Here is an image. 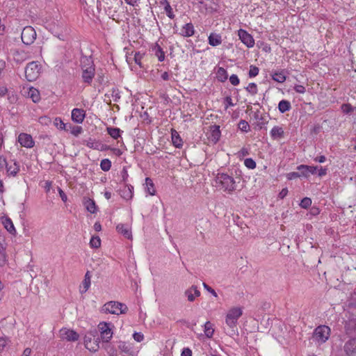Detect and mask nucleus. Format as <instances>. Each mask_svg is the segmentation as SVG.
Segmentation results:
<instances>
[{
	"mask_svg": "<svg viewBox=\"0 0 356 356\" xmlns=\"http://www.w3.org/2000/svg\"><path fill=\"white\" fill-rule=\"evenodd\" d=\"M227 73L225 69L223 67H219L216 72V78L218 81L224 82L227 79Z\"/></svg>",
	"mask_w": 356,
	"mask_h": 356,
	"instance_id": "obj_33",
	"label": "nucleus"
},
{
	"mask_svg": "<svg viewBox=\"0 0 356 356\" xmlns=\"http://www.w3.org/2000/svg\"><path fill=\"white\" fill-rule=\"evenodd\" d=\"M90 284H91V281L90 280H83L82 283H81V285L80 286V293H86L88 289L90 288Z\"/></svg>",
	"mask_w": 356,
	"mask_h": 356,
	"instance_id": "obj_39",
	"label": "nucleus"
},
{
	"mask_svg": "<svg viewBox=\"0 0 356 356\" xmlns=\"http://www.w3.org/2000/svg\"><path fill=\"white\" fill-rule=\"evenodd\" d=\"M8 92V89L5 86L0 85V96L3 97Z\"/></svg>",
	"mask_w": 356,
	"mask_h": 356,
	"instance_id": "obj_60",
	"label": "nucleus"
},
{
	"mask_svg": "<svg viewBox=\"0 0 356 356\" xmlns=\"http://www.w3.org/2000/svg\"><path fill=\"white\" fill-rule=\"evenodd\" d=\"M346 332L348 334L356 336V318H350L346 322Z\"/></svg>",
	"mask_w": 356,
	"mask_h": 356,
	"instance_id": "obj_19",
	"label": "nucleus"
},
{
	"mask_svg": "<svg viewBox=\"0 0 356 356\" xmlns=\"http://www.w3.org/2000/svg\"><path fill=\"white\" fill-rule=\"evenodd\" d=\"M344 351L347 355L356 354V338H352L344 345Z\"/></svg>",
	"mask_w": 356,
	"mask_h": 356,
	"instance_id": "obj_18",
	"label": "nucleus"
},
{
	"mask_svg": "<svg viewBox=\"0 0 356 356\" xmlns=\"http://www.w3.org/2000/svg\"><path fill=\"white\" fill-rule=\"evenodd\" d=\"M28 97H30L35 103H37L40 100V92L38 90L34 88H29L28 92Z\"/></svg>",
	"mask_w": 356,
	"mask_h": 356,
	"instance_id": "obj_27",
	"label": "nucleus"
},
{
	"mask_svg": "<svg viewBox=\"0 0 356 356\" xmlns=\"http://www.w3.org/2000/svg\"><path fill=\"white\" fill-rule=\"evenodd\" d=\"M60 337L67 341H76L79 338V334L73 330L62 328L59 332Z\"/></svg>",
	"mask_w": 356,
	"mask_h": 356,
	"instance_id": "obj_9",
	"label": "nucleus"
},
{
	"mask_svg": "<svg viewBox=\"0 0 356 356\" xmlns=\"http://www.w3.org/2000/svg\"><path fill=\"white\" fill-rule=\"evenodd\" d=\"M101 169L104 171H108L111 167V162L109 159H105L101 161Z\"/></svg>",
	"mask_w": 356,
	"mask_h": 356,
	"instance_id": "obj_38",
	"label": "nucleus"
},
{
	"mask_svg": "<svg viewBox=\"0 0 356 356\" xmlns=\"http://www.w3.org/2000/svg\"><path fill=\"white\" fill-rule=\"evenodd\" d=\"M133 337L138 342L142 341L144 339V336L141 332H135L133 334Z\"/></svg>",
	"mask_w": 356,
	"mask_h": 356,
	"instance_id": "obj_52",
	"label": "nucleus"
},
{
	"mask_svg": "<svg viewBox=\"0 0 356 356\" xmlns=\"http://www.w3.org/2000/svg\"><path fill=\"white\" fill-rule=\"evenodd\" d=\"M31 353V349L29 348H26L24 349L22 356H30Z\"/></svg>",
	"mask_w": 356,
	"mask_h": 356,
	"instance_id": "obj_64",
	"label": "nucleus"
},
{
	"mask_svg": "<svg viewBox=\"0 0 356 356\" xmlns=\"http://www.w3.org/2000/svg\"><path fill=\"white\" fill-rule=\"evenodd\" d=\"M184 295L189 302H193L196 297L200 296V291L197 289L196 286L193 285L185 291Z\"/></svg>",
	"mask_w": 356,
	"mask_h": 356,
	"instance_id": "obj_14",
	"label": "nucleus"
},
{
	"mask_svg": "<svg viewBox=\"0 0 356 356\" xmlns=\"http://www.w3.org/2000/svg\"><path fill=\"white\" fill-rule=\"evenodd\" d=\"M81 68H89V67H95L93 64V60L91 57L83 56L81 58Z\"/></svg>",
	"mask_w": 356,
	"mask_h": 356,
	"instance_id": "obj_30",
	"label": "nucleus"
},
{
	"mask_svg": "<svg viewBox=\"0 0 356 356\" xmlns=\"http://www.w3.org/2000/svg\"><path fill=\"white\" fill-rule=\"evenodd\" d=\"M220 135L221 133L220 131V126L215 124L210 127L208 136L210 141L213 142V143H216L219 140Z\"/></svg>",
	"mask_w": 356,
	"mask_h": 356,
	"instance_id": "obj_13",
	"label": "nucleus"
},
{
	"mask_svg": "<svg viewBox=\"0 0 356 356\" xmlns=\"http://www.w3.org/2000/svg\"><path fill=\"white\" fill-rule=\"evenodd\" d=\"M195 33L194 26L192 23L186 24L181 29L180 34L184 37H191Z\"/></svg>",
	"mask_w": 356,
	"mask_h": 356,
	"instance_id": "obj_21",
	"label": "nucleus"
},
{
	"mask_svg": "<svg viewBox=\"0 0 356 356\" xmlns=\"http://www.w3.org/2000/svg\"><path fill=\"white\" fill-rule=\"evenodd\" d=\"M92 248H97L101 245V240L99 236H92L90 241Z\"/></svg>",
	"mask_w": 356,
	"mask_h": 356,
	"instance_id": "obj_41",
	"label": "nucleus"
},
{
	"mask_svg": "<svg viewBox=\"0 0 356 356\" xmlns=\"http://www.w3.org/2000/svg\"><path fill=\"white\" fill-rule=\"evenodd\" d=\"M216 186L232 194L237 188V181L232 176L227 173H218L215 178Z\"/></svg>",
	"mask_w": 356,
	"mask_h": 356,
	"instance_id": "obj_1",
	"label": "nucleus"
},
{
	"mask_svg": "<svg viewBox=\"0 0 356 356\" xmlns=\"http://www.w3.org/2000/svg\"><path fill=\"white\" fill-rule=\"evenodd\" d=\"M125 2L132 6H136L138 4L139 0H124Z\"/></svg>",
	"mask_w": 356,
	"mask_h": 356,
	"instance_id": "obj_61",
	"label": "nucleus"
},
{
	"mask_svg": "<svg viewBox=\"0 0 356 356\" xmlns=\"http://www.w3.org/2000/svg\"><path fill=\"white\" fill-rule=\"evenodd\" d=\"M96 331H90L83 338L85 347L91 352H96L99 348V338H96Z\"/></svg>",
	"mask_w": 356,
	"mask_h": 356,
	"instance_id": "obj_5",
	"label": "nucleus"
},
{
	"mask_svg": "<svg viewBox=\"0 0 356 356\" xmlns=\"http://www.w3.org/2000/svg\"><path fill=\"white\" fill-rule=\"evenodd\" d=\"M83 144L92 149H97L99 146L98 143L92 138L84 140Z\"/></svg>",
	"mask_w": 356,
	"mask_h": 356,
	"instance_id": "obj_42",
	"label": "nucleus"
},
{
	"mask_svg": "<svg viewBox=\"0 0 356 356\" xmlns=\"http://www.w3.org/2000/svg\"><path fill=\"white\" fill-rule=\"evenodd\" d=\"M330 328L327 325H320L317 327L313 333V340L318 343H325L330 336Z\"/></svg>",
	"mask_w": 356,
	"mask_h": 356,
	"instance_id": "obj_4",
	"label": "nucleus"
},
{
	"mask_svg": "<svg viewBox=\"0 0 356 356\" xmlns=\"http://www.w3.org/2000/svg\"><path fill=\"white\" fill-rule=\"evenodd\" d=\"M8 163L6 158L3 156H0V169L7 168Z\"/></svg>",
	"mask_w": 356,
	"mask_h": 356,
	"instance_id": "obj_53",
	"label": "nucleus"
},
{
	"mask_svg": "<svg viewBox=\"0 0 356 356\" xmlns=\"http://www.w3.org/2000/svg\"><path fill=\"white\" fill-rule=\"evenodd\" d=\"M82 128L81 127H74L71 130V133L75 136H77L79 134H80Z\"/></svg>",
	"mask_w": 356,
	"mask_h": 356,
	"instance_id": "obj_55",
	"label": "nucleus"
},
{
	"mask_svg": "<svg viewBox=\"0 0 356 356\" xmlns=\"http://www.w3.org/2000/svg\"><path fill=\"white\" fill-rule=\"evenodd\" d=\"M294 90L296 92L302 94L305 92V88L303 86L297 85L294 87Z\"/></svg>",
	"mask_w": 356,
	"mask_h": 356,
	"instance_id": "obj_56",
	"label": "nucleus"
},
{
	"mask_svg": "<svg viewBox=\"0 0 356 356\" xmlns=\"http://www.w3.org/2000/svg\"><path fill=\"white\" fill-rule=\"evenodd\" d=\"M317 172H318V175L320 176V177H322L325 175H326L327 173V170L325 168H323L322 167L317 170Z\"/></svg>",
	"mask_w": 356,
	"mask_h": 356,
	"instance_id": "obj_63",
	"label": "nucleus"
},
{
	"mask_svg": "<svg viewBox=\"0 0 356 356\" xmlns=\"http://www.w3.org/2000/svg\"><path fill=\"white\" fill-rule=\"evenodd\" d=\"M272 79L278 83H284L286 81V74L284 70L273 72Z\"/></svg>",
	"mask_w": 356,
	"mask_h": 356,
	"instance_id": "obj_26",
	"label": "nucleus"
},
{
	"mask_svg": "<svg viewBox=\"0 0 356 356\" xmlns=\"http://www.w3.org/2000/svg\"><path fill=\"white\" fill-rule=\"evenodd\" d=\"M238 129L243 132H248L250 131V125L245 120H240L238 122Z\"/></svg>",
	"mask_w": 356,
	"mask_h": 356,
	"instance_id": "obj_40",
	"label": "nucleus"
},
{
	"mask_svg": "<svg viewBox=\"0 0 356 356\" xmlns=\"http://www.w3.org/2000/svg\"><path fill=\"white\" fill-rule=\"evenodd\" d=\"M86 116L84 110L74 108L72 111V120L76 123H82Z\"/></svg>",
	"mask_w": 356,
	"mask_h": 356,
	"instance_id": "obj_15",
	"label": "nucleus"
},
{
	"mask_svg": "<svg viewBox=\"0 0 356 356\" xmlns=\"http://www.w3.org/2000/svg\"><path fill=\"white\" fill-rule=\"evenodd\" d=\"M209 44L213 47H216L222 43L221 36L216 33H211L208 38Z\"/></svg>",
	"mask_w": 356,
	"mask_h": 356,
	"instance_id": "obj_24",
	"label": "nucleus"
},
{
	"mask_svg": "<svg viewBox=\"0 0 356 356\" xmlns=\"http://www.w3.org/2000/svg\"><path fill=\"white\" fill-rule=\"evenodd\" d=\"M54 125L60 130H67L66 124L60 118H56L54 122Z\"/></svg>",
	"mask_w": 356,
	"mask_h": 356,
	"instance_id": "obj_44",
	"label": "nucleus"
},
{
	"mask_svg": "<svg viewBox=\"0 0 356 356\" xmlns=\"http://www.w3.org/2000/svg\"><path fill=\"white\" fill-rule=\"evenodd\" d=\"M3 224L4 227L7 229L8 232L10 234H15L16 233V230L15 229L14 225L11 220V219L7 218L3 221Z\"/></svg>",
	"mask_w": 356,
	"mask_h": 356,
	"instance_id": "obj_32",
	"label": "nucleus"
},
{
	"mask_svg": "<svg viewBox=\"0 0 356 356\" xmlns=\"http://www.w3.org/2000/svg\"><path fill=\"white\" fill-rule=\"evenodd\" d=\"M243 307H232L228 309L225 316V323L234 332L236 330L238 318L243 315Z\"/></svg>",
	"mask_w": 356,
	"mask_h": 356,
	"instance_id": "obj_2",
	"label": "nucleus"
},
{
	"mask_svg": "<svg viewBox=\"0 0 356 356\" xmlns=\"http://www.w3.org/2000/svg\"><path fill=\"white\" fill-rule=\"evenodd\" d=\"M141 58H142V54L140 52H137L135 54L134 60H135L136 63H137L139 65H140V64H141V63H140Z\"/></svg>",
	"mask_w": 356,
	"mask_h": 356,
	"instance_id": "obj_57",
	"label": "nucleus"
},
{
	"mask_svg": "<svg viewBox=\"0 0 356 356\" xmlns=\"http://www.w3.org/2000/svg\"><path fill=\"white\" fill-rule=\"evenodd\" d=\"M172 140L173 145L176 147H181V145H182L181 139L177 131H174L172 133Z\"/></svg>",
	"mask_w": 356,
	"mask_h": 356,
	"instance_id": "obj_37",
	"label": "nucleus"
},
{
	"mask_svg": "<svg viewBox=\"0 0 356 356\" xmlns=\"http://www.w3.org/2000/svg\"><path fill=\"white\" fill-rule=\"evenodd\" d=\"M204 332L207 338H211L214 333L213 324L210 321H207L204 324Z\"/></svg>",
	"mask_w": 356,
	"mask_h": 356,
	"instance_id": "obj_31",
	"label": "nucleus"
},
{
	"mask_svg": "<svg viewBox=\"0 0 356 356\" xmlns=\"http://www.w3.org/2000/svg\"><path fill=\"white\" fill-rule=\"evenodd\" d=\"M154 51L159 61L164 60L165 54L159 45L156 44L154 47Z\"/></svg>",
	"mask_w": 356,
	"mask_h": 356,
	"instance_id": "obj_36",
	"label": "nucleus"
},
{
	"mask_svg": "<svg viewBox=\"0 0 356 356\" xmlns=\"http://www.w3.org/2000/svg\"><path fill=\"white\" fill-rule=\"evenodd\" d=\"M204 288L209 291L210 293H211L214 297H217L218 295L214 289H213L211 287L208 286L206 283H203Z\"/></svg>",
	"mask_w": 356,
	"mask_h": 356,
	"instance_id": "obj_54",
	"label": "nucleus"
},
{
	"mask_svg": "<svg viewBox=\"0 0 356 356\" xmlns=\"http://www.w3.org/2000/svg\"><path fill=\"white\" fill-rule=\"evenodd\" d=\"M244 165L248 169L253 170L256 168V162L251 158H248L244 161Z\"/></svg>",
	"mask_w": 356,
	"mask_h": 356,
	"instance_id": "obj_43",
	"label": "nucleus"
},
{
	"mask_svg": "<svg viewBox=\"0 0 356 356\" xmlns=\"http://www.w3.org/2000/svg\"><path fill=\"white\" fill-rule=\"evenodd\" d=\"M134 187L132 186H124L122 189L120 190V195L125 200H131L133 197Z\"/></svg>",
	"mask_w": 356,
	"mask_h": 356,
	"instance_id": "obj_23",
	"label": "nucleus"
},
{
	"mask_svg": "<svg viewBox=\"0 0 356 356\" xmlns=\"http://www.w3.org/2000/svg\"><path fill=\"white\" fill-rule=\"evenodd\" d=\"M160 3L164 6V10L167 14V16L170 19L175 18V15L172 12V8L170 6L168 0H161Z\"/></svg>",
	"mask_w": 356,
	"mask_h": 356,
	"instance_id": "obj_28",
	"label": "nucleus"
},
{
	"mask_svg": "<svg viewBox=\"0 0 356 356\" xmlns=\"http://www.w3.org/2000/svg\"><path fill=\"white\" fill-rule=\"evenodd\" d=\"M298 171L301 172L302 177H307L310 175L317 173L318 167L306 165H300L297 167Z\"/></svg>",
	"mask_w": 356,
	"mask_h": 356,
	"instance_id": "obj_12",
	"label": "nucleus"
},
{
	"mask_svg": "<svg viewBox=\"0 0 356 356\" xmlns=\"http://www.w3.org/2000/svg\"><path fill=\"white\" fill-rule=\"evenodd\" d=\"M95 76V67L82 69V78L84 82L90 83Z\"/></svg>",
	"mask_w": 356,
	"mask_h": 356,
	"instance_id": "obj_17",
	"label": "nucleus"
},
{
	"mask_svg": "<svg viewBox=\"0 0 356 356\" xmlns=\"http://www.w3.org/2000/svg\"><path fill=\"white\" fill-rule=\"evenodd\" d=\"M229 81L233 86H237L239 84V79L236 74H232L229 77Z\"/></svg>",
	"mask_w": 356,
	"mask_h": 356,
	"instance_id": "obj_51",
	"label": "nucleus"
},
{
	"mask_svg": "<svg viewBox=\"0 0 356 356\" xmlns=\"http://www.w3.org/2000/svg\"><path fill=\"white\" fill-rule=\"evenodd\" d=\"M127 310L128 307L126 305L116 301L108 302L102 307L104 312L116 315L125 314Z\"/></svg>",
	"mask_w": 356,
	"mask_h": 356,
	"instance_id": "obj_3",
	"label": "nucleus"
},
{
	"mask_svg": "<svg viewBox=\"0 0 356 356\" xmlns=\"http://www.w3.org/2000/svg\"><path fill=\"white\" fill-rule=\"evenodd\" d=\"M288 194V189L286 188H283L278 195L280 199L284 198Z\"/></svg>",
	"mask_w": 356,
	"mask_h": 356,
	"instance_id": "obj_59",
	"label": "nucleus"
},
{
	"mask_svg": "<svg viewBox=\"0 0 356 356\" xmlns=\"http://www.w3.org/2000/svg\"><path fill=\"white\" fill-rule=\"evenodd\" d=\"M145 184H146V191L147 193H149L150 195H154L155 194V190L154 188V184L152 182V180L147 177L145 179Z\"/></svg>",
	"mask_w": 356,
	"mask_h": 356,
	"instance_id": "obj_34",
	"label": "nucleus"
},
{
	"mask_svg": "<svg viewBox=\"0 0 356 356\" xmlns=\"http://www.w3.org/2000/svg\"><path fill=\"white\" fill-rule=\"evenodd\" d=\"M36 31L31 26L24 27L21 34L22 40L26 45L33 44L36 39Z\"/></svg>",
	"mask_w": 356,
	"mask_h": 356,
	"instance_id": "obj_7",
	"label": "nucleus"
},
{
	"mask_svg": "<svg viewBox=\"0 0 356 356\" xmlns=\"http://www.w3.org/2000/svg\"><path fill=\"white\" fill-rule=\"evenodd\" d=\"M108 134L114 139H118L120 137L121 130L117 127H108Z\"/></svg>",
	"mask_w": 356,
	"mask_h": 356,
	"instance_id": "obj_35",
	"label": "nucleus"
},
{
	"mask_svg": "<svg viewBox=\"0 0 356 356\" xmlns=\"http://www.w3.org/2000/svg\"><path fill=\"white\" fill-rule=\"evenodd\" d=\"M7 341L4 338H0V352L2 351L7 346Z\"/></svg>",
	"mask_w": 356,
	"mask_h": 356,
	"instance_id": "obj_58",
	"label": "nucleus"
},
{
	"mask_svg": "<svg viewBox=\"0 0 356 356\" xmlns=\"http://www.w3.org/2000/svg\"><path fill=\"white\" fill-rule=\"evenodd\" d=\"M246 90L252 95L257 93V87L254 83H249V85L246 87Z\"/></svg>",
	"mask_w": 356,
	"mask_h": 356,
	"instance_id": "obj_45",
	"label": "nucleus"
},
{
	"mask_svg": "<svg viewBox=\"0 0 356 356\" xmlns=\"http://www.w3.org/2000/svg\"><path fill=\"white\" fill-rule=\"evenodd\" d=\"M302 177L300 171L292 172L287 174V178L289 179H293L297 178V177Z\"/></svg>",
	"mask_w": 356,
	"mask_h": 356,
	"instance_id": "obj_50",
	"label": "nucleus"
},
{
	"mask_svg": "<svg viewBox=\"0 0 356 356\" xmlns=\"http://www.w3.org/2000/svg\"><path fill=\"white\" fill-rule=\"evenodd\" d=\"M238 36L241 41L248 48L253 47L254 45V40L253 37L243 29L238 31Z\"/></svg>",
	"mask_w": 356,
	"mask_h": 356,
	"instance_id": "obj_10",
	"label": "nucleus"
},
{
	"mask_svg": "<svg viewBox=\"0 0 356 356\" xmlns=\"http://www.w3.org/2000/svg\"><path fill=\"white\" fill-rule=\"evenodd\" d=\"M192 352L189 348H185L181 353V356H191Z\"/></svg>",
	"mask_w": 356,
	"mask_h": 356,
	"instance_id": "obj_62",
	"label": "nucleus"
},
{
	"mask_svg": "<svg viewBox=\"0 0 356 356\" xmlns=\"http://www.w3.org/2000/svg\"><path fill=\"white\" fill-rule=\"evenodd\" d=\"M18 141L23 147L31 148L34 145V141L31 135L27 134H20L18 137Z\"/></svg>",
	"mask_w": 356,
	"mask_h": 356,
	"instance_id": "obj_11",
	"label": "nucleus"
},
{
	"mask_svg": "<svg viewBox=\"0 0 356 356\" xmlns=\"http://www.w3.org/2000/svg\"><path fill=\"white\" fill-rule=\"evenodd\" d=\"M312 204V200L309 197H304L301 202H300V206L302 207V208H304V209H307L309 207H310Z\"/></svg>",
	"mask_w": 356,
	"mask_h": 356,
	"instance_id": "obj_46",
	"label": "nucleus"
},
{
	"mask_svg": "<svg viewBox=\"0 0 356 356\" xmlns=\"http://www.w3.org/2000/svg\"><path fill=\"white\" fill-rule=\"evenodd\" d=\"M259 73V68L256 66L251 65L249 71V76L250 77L256 76Z\"/></svg>",
	"mask_w": 356,
	"mask_h": 356,
	"instance_id": "obj_48",
	"label": "nucleus"
},
{
	"mask_svg": "<svg viewBox=\"0 0 356 356\" xmlns=\"http://www.w3.org/2000/svg\"><path fill=\"white\" fill-rule=\"evenodd\" d=\"M116 229L118 233L123 235L125 238L129 239L132 238L131 228L128 225L118 224L116 227Z\"/></svg>",
	"mask_w": 356,
	"mask_h": 356,
	"instance_id": "obj_16",
	"label": "nucleus"
},
{
	"mask_svg": "<svg viewBox=\"0 0 356 356\" xmlns=\"http://www.w3.org/2000/svg\"><path fill=\"white\" fill-rule=\"evenodd\" d=\"M40 65L35 61L29 63L25 68V76L29 81H35L39 76Z\"/></svg>",
	"mask_w": 356,
	"mask_h": 356,
	"instance_id": "obj_6",
	"label": "nucleus"
},
{
	"mask_svg": "<svg viewBox=\"0 0 356 356\" xmlns=\"http://www.w3.org/2000/svg\"><path fill=\"white\" fill-rule=\"evenodd\" d=\"M8 175L16 176L19 171V165L15 161H11L6 168Z\"/></svg>",
	"mask_w": 356,
	"mask_h": 356,
	"instance_id": "obj_20",
	"label": "nucleus"
},
{
	"mask_svg": "<svg viewBox=\"0 0 356 356\" xmlns=\"http://www.w3.org/2000/svg\"><path fill=\"white\" fill-rule=\"evenodd\" d=\"M341 109L343 113H349L353 111V107L350 104H345L341 106Z\"/></svg>",
	"mask_w": 356,
	"mask_h": 356,
	"instance_id": "obj_49",
	"label": "nucleus"
},
{
	"mask_svg": "<svg viewBox=\"0 0 356 356\" xmlns=\"http://www.w3.org/2000/svg\"><path fill=\"white\" fill-rule=\"evenodd\" d=\"M270 136L274 140H279L284 137V131L282 127L275 126L270 132Z\"/></svg>",
	"mask_w": 356,
	"mask_h": 356,
	"instance_id": "obj_22",
	"label": "nucleus"
},
{
	"mask_svg": "<svg viewBox=\"0 0 356 356\" xmlns=\"http://www.w3.org/2000/svg\"><path fill=\"white\" fill-rule=\"evenodd\" d=\"M291 108V103L288 100H281L278 104V109L280 113H284Z\"/></svg>",
	"mask_w": 356,
	"mask_h": 356,
	"instance_id": "obj_29",
	"label": "nucleus"
},
{
	"mask_svg": "<svg viewBox=\"0 0 356 356\" xmlns=\"http://www.w3.org/2000/svg\"><path fill=\"white\" fill-rule=\"evenodd\" d=\"M98 328L100 331L101 338L104 342H108L113 337V331L111 327V324L102 322L98 325Z\"/></svg>",
	"mask_w": 356,
	"mask_h": 356,
	"instance_id": "obj_8",
	"label": "nucleus"
},
{
	"mask_svg": "<svg viewBox=\"0 0 356 356\" xmlns=\"http://www.w3.org/2000/svg\"><path fill=\"white\" fill-rule=\"evenodd\" d=\"M24 54V52L23 51H15L13 54V56H14V59L17 61V62H19L21 60H23L25 59V58H24L22 56V55Z\"/></svg>",
	"mask_w": 356,
	"mask_h": 356,
	"instance_id": "obj_47",
	"label": "nucleus"
},
{
	"mask_svg": "<svg viewBox=\"0 0 356 356\" xmlns=\"http://www.w3.org/2000/svg\"><path fill=\"white\" fill-rule=\"evenodd\" d=\"M86 209L91 213H95L97 211V207L93 200L86 198L83 201Z\"/></svg>",
	"mask_w": 356,
	"mask_h": 356,
	"instance_id": "obj_25",
	"label": "nucleus"
}]
</instances>
